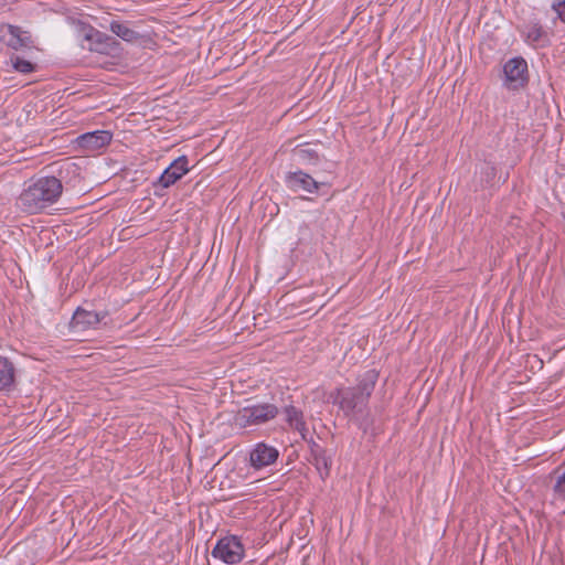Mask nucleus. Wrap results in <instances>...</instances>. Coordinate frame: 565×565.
<instances>
[{
	"mask_svg": "<svg viewBox=\"0 0 565 565\" xmlns=\"http://www.w3.org/2000/svg\"><path fill=\"white\" fill-rule=\"evenodd\" d=\"M551 9L555 13V20L565 23V0H553Z\"/></svg>",
	"mask_w": 565,
	"mask_h": 565,
	"instance_id": "obj_21",
	"label": "nucleus"
},
{
	"mask_svg": "<svg viewBox=\"0 0 565 565\" xmlns=\"http://www.w3.org/2000/svg\"><path fill=\"white\" fill-rule=\"evenodd\" d=\"M292 158L301 164H317L319 162V153L310 143H301L294 148Z\"/></svg>",
	"mask_w": 565,
	"mask_h": 565,
	"instance_id": "obj_18",
	"label": "nucleus"
},
{
	"mask_svg": "<svg viewBox=\"0 0 565 565\" xmlns=\"http://www.w3.org/2000/svg\"><path fill=\"white\" fill-rule=\"evenodd\" d=\"M71 168H76V166L74 163H68V162H65L61 166V170L65 169L66 171H70Z\"/></svg>",
	"mask_w": 565,
	"mask_h": 565,
	"instance_id": "obj_23",
	"label": "nucleus"
},
{
	"mask_svg": "<svg viewBox=\"0 0 565 565\" xmlns=\"http://www.w3.org/2000/svg\"><path fill=\"white\" fill-rule=\"evenodd\" d=\"M311 462L316 467L319 472V476L322 480L329 477L332 466V456L327 452V450L316 443L311 440L309 443Z\"/></svg>",
	"mask_w": 565,
	"mask_h": 565,
	"instance_id": "obj_16",
	"label": "nucleus"
},
{
	"mask_svg": "<svg viewBox=\"0 0 565 565\" xmlns=\"http://www.w3.org/2000/svg\"><path fill=\"white\" fill-rule=\"evenodd\" d=\"M244 546L241 540L235 535H228L220 539L212 550V556L226 564H237L244 557Z\"/></svg>",
	"mask_w": 565,
	"mask_h": 565,
	"instance_id": "obj_5",
	"label": "nucleus"
},
{
	"mask_svg": "<svg viewBox=\"0 0 565 565\" xmlns=\"http://www.w3.org/2000/svg\"><path fill=\"white\" fill-rule=\"evenodd\" d=\"M106 317V311L97 312L78 307L73 313L70 326L73 331L83 332L95 329Z\"/></svg>",
	"mask_w": 565,
	"mask_h": 565,
	"instance_id": "obj_9",
	"label": "nucleus"
},
{
	"mask_svg": "<svg viewBox=\"0 0 565 565\" xmlns=\"http://www.w3.org/2000/svg\"><path fill=\"white\" fill-rule=\"evenodd\" d=\"M520 33L530 45H543L548 42V33L535 15L520 28Z\"/></svg>",
	"mask_w": 565,
	"mask_h": 565,
	"instance_id": "obj_15",
	"label": "nucleus"
},
{
	"mask_svg": "<svg viewBox=\"0 0 565 565\" xmlns=\"http://www.w3.org/2000/svg\"><path fill=\"white\" fill-rule=\"evenodd\" d=\"M278 415V407L270 403L250 404L239 408L233 417L238 428L259 426L268 423Z\"/></svg>",
	"mask_w": 565,
	"mask_h": 565,
	"instance_id": "obj_3",
	"label": "nucleus"
},
{
	"mask_svg": "<svg viewBox=\"0 0 565 565\" xmlns=\"http://www.w3.org/2000/svg\"><path fill=\"white\" fill-rule=\"evenodd\" d=\"M113 135L108 130H95L85 132L76 138V146L84 152H95L109 145Z\"/></svg>",
	"mask_w": 565,
	"mask_h": 565,
	"instance_id": "obj_12",
	"label": "nucleus"
},
{
	"mask_svg": "<svg viewBox=\"0 0 565 565\" xmlns=\"http://www.w3.org/2000/svg\"><path fill=\"white\" fill-rule=\"evenodd\" d=\"M546 492L552 505L559 507L565 503V467H558L548 475Z\"/></svg>",
	"mask_w": 565,
	"mask_h": 565,
	"instance_id": "obj_11",
	"label": "nucleus"
},
{
	"mask_svg": "<svg viewBox=\"0 0 565 565\" xmlns=\"http://www.w3.org/2000/svg\"><path fill=\"white\" fill-rule=\"evenodd\" d=\"M504 86L510 90L524 88L529 83L527 63L522 56L512 57L503 65Z\"/></svg>",
	"mask_w": 565,
	"mask_h": 565,
	"instance_id": "obj_4",
	"label": "nucleus"
},
{
	"mask_svg": "<svg viewBox=\"0 0 565 565\" xmlns=\"http://www.w3.org/2000/svg\"><path fill=\"white\" fill-rule=\"evenodd\" d=\"M82 31L84 40L89 42L88 50L92 52L108 55L120 45L115 38L95 29L92 25L84 24Z\"/></svg>",
	"mask_w": 565,
	"mask_h": 565,
	"instance_id": "obj_7",
	"label": "nucleus"
},
{
	"mask_svg": "<svg viewBox=\"0 0 565 565\" xmlns=\"http://www.w3.org/2000/svg\"><path fill=\"white\" fill-rule=\"evenodd\" d=\"M286 420L289 426L299 431L302 438H306L308 431L306 422L303 419V413L299 408L290 405L285 408Z\"/></svg>",
	"mask_w": 565,
	"mask_h": 565,
	"instance_id": "obj_19",
	"label": "nucleus"
},
{
	"mask_svg": "<svg viewBox=\"0 0 565 565\" xmlns=\"http://www.w3.org/2000/svg\"><path fill=\"white\" fill-rule=\"evenodd\" d=\"M20 372L17 364L8 356L0 354V394L10 396L19 386Z\"/></svg>",
	"mask_w": 565,
	"mask_h": 565,
	"instance_id": "obj_8",
	"label": "nucleus"
},
{
	"mask_svg": "<svg viewBox=\"0 0 565 565\" xmlns=\"http://www.w3.org/2000/svg\"><path fill=\"white\" fill-rule=\"evenodd\" d=\"M10 63L12 65V68L21 74H31L35 72L38 68V65L35 63L25 60L24 57L18 54H12L10 56Z\"/></svg>",
	"mask_w": 565,
	"mask_h": 565,
	"instance_id": "obj_20",
	"label": "nucleus"
},
{
	"mask_svg": "<svg viewBox=\"0 0 565 565\" xmlns=\"http://www.w3.org/2000/svg\"><path fill=\"white\" fill-rule=\"evenodd\" d=\"M484 173H486L487 178L490 179V178H494L497 171L493 166H486Z\"/></svg>",
	"mask_w": 565,
	"mask_h": 565,
	"instance_id": "obj_22",
	"label": "nucleus"
},
{
	"mask_svg": "<svg viewBox=\"0 0 565 565\" xmlns=\"http://www.w3.org/2000/svg\"><path fill=\"white\" fill-rule=\"evenodd\" d=\"M189 172V160L186 156H180L174 159L169 167L164 169L158 179L157 184L167 189L179 181L184 174Z\"/></svg>",
	"mask_w": 565,
	"mask_h": 565,
	"instance_id": "obj_14",
	"label": "nucleus"
},
{
	"mask_svg": "<svg viewBox=\"0 0 565 565\" xmlns=\"http://www.w3.org/2000/svg\"><path fill=\"white\" fill-rule=\"evenodd\" d=\"M63 192V184L55 177H42L32 182L20 194V207L30 214L42 212L55 204Z\"/></svg>",
	"mask_w": 565,
	"mask_h": 565,
	"instance_id": "obj_2",
	"label": "nucleus"
},
{
	"mask_svg": "<svg viewBox=\"0 0 565 565\" xmlns=\"http://www.w3.org/2000/svg\"><path fill=\"white\" fill-rule=\"evenodd\" d=\"M0 40L9 49L17 52L35 47L31 33L13 24L0 26Z\"/></svg>",
	"mask_w": 565,
	"mask_h": 565,
	"instance_id": "obj_6",
	"label": "nucleus"
},
{
	"mask_svg": "<svg viewBox=\"0 0 565 565\" xmlns=\"http://www.w3.org/2000/svg\"><path fill=\"white\" fill-rule=\"evenodd\" d=\"M109 30L122 41L127 43H138L142 39V35L136 30L130 28V22L113 20L108 25Z\"/></svg>",
	"mask_w": 565,
	"mask_h": 565,
	"instance_id": "obj_17",
	"label": "nucleus"
},
{
	"mask_svg": "<svg viewBox=\"0 0 565 565\" xmlns=\"http://www.w3.org/2000/svg\"><path fill=\"white\" fill-rule=\"evenodd\" d=\"M285 183L286 186L294 192L305 191L311 194L317 193L320 186L323 185L322 182H318L309 173L302 170L286 173Z\"/></svg>",
	"mask_w": 565,
	"mask_h": 565,
	"instance_id": "obj_10",
	"label": "nucleus"
},
{
	"mask_svg": "<svg viewBox=\"0 0 565 565\" xmlns=\"http://www.w3.org/2000/svg\"><path fill=\"white\" fill-rule=\"evenodd\" d=\"M377 380L379 372L374 369L367 370L358 375L355 386L338 388L333 395V404L363 433H367L373 424L367 405Z\"/></svg>",
	"mask_w": 565,
	"mask_h": 565,
	"instance_id": "obj_1",
	"label": "nucleus"
},
{
	"mask_svg": "<svg viewBox=\"0 0 565 565\" xmlns=\"http://www.w3.org/2000/svg\"><path fill=\"white\" fill-rule=\"evenodd\" d=\"M278 457L277 448L265 443H258L249 452V463L254 469L260 470L275 463Z\"/></svg>",
	"mask_w": 565,
	"mask_h": 565,
	"instance_id": "obj_13",
	"label": "nucleus"
}]
</instances>
